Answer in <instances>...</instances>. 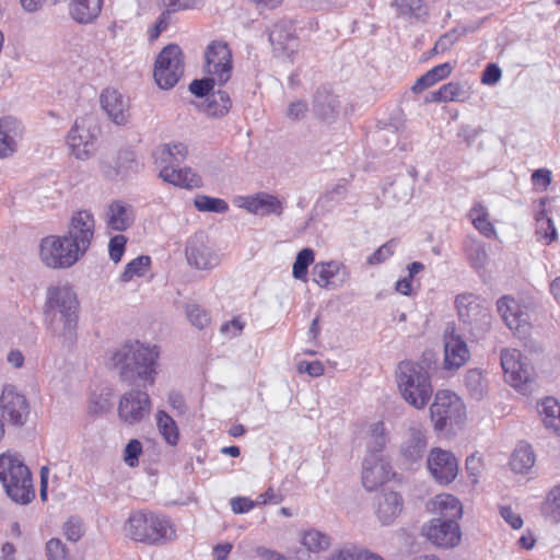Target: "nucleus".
Returning <instances> with one entry per match:
<instances>
[{
    "instance_id": "a211bd4d",
    "label": "nucleus",
    "mask_w": 560,
    "mask_h": 560,
    "mask_svg": "<svg viewBox=\"0 0 560 560\" xmlns=\"http://www.w3.org/2000/svg\"><path fill=\"white\" fill-rule=\"evenodd\" d=\"M427 465L432 477L441 485H448L457 477L458 462L450 451L432 448Z\"/></svg>"
},
{
    "instance_id": "39448f33",
    "label": "nucleus",
    "mask_w": 560,
    "mask_h": 560,
    "mask_svg": "<svg viewBox=\"0 0 560 560\" xmlns=\"http://www.w3.org/2000/svg\"><path fill=\"white\" fill-rule=\"evenodd\" d=\"M397 385L402 398L416 409H423L433 393L427 369L412 361L399 363Z\"/></svg>"
},
{
    "instance_id": "f03ea898",
    "label": "nucleus",
    "mask_w": 560,
    "mask_h": 560,
    "mask_svg": "<svg viewBox=\"0 0 560 560\" xmlns=\"http://www.w3.org/2000/svg\"><path fill=\"white\" fill-rule=\"evenodd\" d=\"M159 354L156 346L128 342L108 352L107 365L118 370L121 380L129 385H153Z\"/></svg>"
},
{
    "instance_id": "3c124183",
    "label": "nucleus",
    "mask_w": 560,
    "mask_h": 560,
    "mask_svg": "<svg viewBox=\"0 0 560 560\" xmlns=\"http://www.w3.org/2000/svg\"><path fill=\"white\" fill-rule=\"evenodd\" d=\"M186 315L191 325L198 329H203L210 323L209 314L197 304H188Z\"/></svg>"
},
{
    "instance_id": "423d86ee",
    "label": "nucleus",
    "mask_w": 560,
    "mask_h": 560,
    "mask_svg": "<svg viewBox=\"0 0 560 560\" xmlns=\"http://www.w3.org/2000/svg\"><path fill=\"white\" fill-rule=\"evenodd\" d=\"M501 366L505 381L523 395H529L534 386V370L516 349H502L500 352Z\"/></svg>"
},
{
    "instance_id": "9d476101",
    "label": "nucleus",
    "mask_w": 560,
    "mask_h": 560,
    "mask_svg": "<svg viewBox=\"0 0 560 560\" xmlns=\"http://www.w3.org/2000/svg\"><path fill=\"white\" fill-rule=\"evenodd\" d=\"M184 72L183 52L179 46L168 45L159 54L154 66L156 84L164 90L173 88Z\"/></svg>"
},
{
    "instance_id": "4468645a",
    "label": "nucleus",
    "mask_w": 560,
    "mask_h": 560,
    "mask_svg": "<svg viewBox=\"0 0 560 560\" xmlns=\"http://www.w3.org/2000/svg\"><path fill=\"white\" fill-rule=\"evenodd\" d=\"M94 232V215L88 210H80L72 215L65 235L83 257L92 244Z\"/></svg>"
},
{
    "instance_id": "c756f323",
    "label": "nucleus",
    "mask_w": 560,
    "mask_h": 560,
    "mask_svg": "<svg viewBox=\"0 0 560 560\" xmlns=\"http://www.w3.org/2000/svg\"><path fill=\"white\" fill-rule=\"evenodd\" d=\"M402 511V498L398 492H385L378 499L377 517L383 525L392 524Z\"/></svg>"
},
{
    "instance_id": "b1692460",
    "label": "nucleus",
    "mask_w": 560,
    "mask_h": 560,
    "mask_svg": "<svg viewBox=\"0 0 560 560\" xmlns=\"http://www.w3.org/2000/svg\"><path fill=\"white\" fill-rule=\"evenodd\" d=\"M22 135L23 127L18 119L11 116L0 118V159L9 158L16 152Z\"/></svg>"
},
{
    "instance_id": "0e129e2a",
    "label": "nucleus",
    "mask_w": 560,
    "mask_h": 560,
    "mask_svg": "<svg viewBox=\"0 0 560 560\" xmlns=\"http://www.w3.org/2000/svg\"><path fill=\"white\" fill-rule=\"evenodd\" d=\"M502 71L495 63H489L482 72L481 83L486 85H494L500 81Z\"/></svg>"
},
{
    "instance_id": "1a4fd4ad",
    "label": "nucleus",
    "mask_w": 560,
    "mask_h": 560,
    "mask_svg": "<svg viewBox=\"0 0 560 560\" xmlns=\"http://www.w3.org/2000/svg\"><path fill=\"white\" fill-rule=\"evenodd\" d=\"M455 306L460 320L470 326V330L480 337L490 329L491 314L472 293H462L456 296Z\"/></svg>"
},
{
    "instance_id": "6e6d98bb",
    "label": "nucleus",
    "mask_w": 560,
    "mask_h": 560,
    "mask_svg": "<svg viewBox=\"0 0 560 560\" xmlns=\"http://www.w3.org/2000/svg\"><path fill=\"white\" fill-rule=\"evenodd\" d=\"M214 84H218L217 80L206 74L201 80H194L189 85V91L198 97H203L209 94Z\"/></svg>"
},
{
    "instance_id": "de8ad7c7",
    "label": "nucleus",
    "mask_w": 560,
    "mask_h": 560,
    "mask_svg": "<svg viewBox=\"0 0 560 560\" xmlns=\"http://www.w3.org/2000/svg\"><path fill=\"white\" fill-rule=\"evenodd\" d=\"M314 257V250L311 248H303L299 252L292 269V275L295 279L306 280L307 269L313 264Z\"/></svg>"
},
{
    "instance_id": "5fc2aeb1",
    "label": "nucleus",
    "mask_w": 560,
    "mask_h": 560,
    "mask_svg": "<svg viewBox=\"0 0 560 560\" xmlns=\"http://www.w3.org/2000/svg\"><path fill=\"white\" fill-rule=\"evenodd\" d=\"M458 40V34L456 31H451L442 36L435 42L431 55H440L448 51L453 45Z\"/></svg>"
},
{
    "instance_id": "f8f14e48",
    "label": "nucleus",
    "mask_w": 560,
    "mask_h": 560,
    "mask_svg": "<svg viewBox=\"0 0 560 560\" xmlns=\"http://www.w3.org/2000/svg\"><path fill=\"white\" fill-rule=\"evenodd\" d=\"M185 255L188 265L197 270H211L220 264V255L203 232L187 240Z\"/></svg>"
},
{
    "instance_id": "bb28decb",
    "label": "nucleus",
    "mask_w": 560,
    "mask_h": 560,
    "mask_svg": "<svg viewBox=\"0 0 560 560\" xmlns=\"http://www.w3.org/2000/svg\"><path fill=\"white\" fill-rule=\"evenodd\" d=\"M397 16L409 24H424L429 19V7L423 0H394Z\"/></svg>"
},
{
    "instance_id": "20e7f679",
    "label": "nucleus",
    "mask_w": 560,
    "mask_h": 560,
    "mask_svg": "<svg viewBox=\"0 0 560 560\" xmlns=\"http://www.w3.org/2000/svg\"><path fill=\"white\" fill-rule=\"evenodd\" d=\"M0 481L7 494L16 503L26 504L35 497L31 471L19 455H0Z\"/></svg>"
},
{
    "instance_id": "f257e3e1",
    "label": "nucleus",
    "mask_w": 560,
    "mask_h": 560,
    "mask_svg": "<svg viewBox=\"0 0 560 560\" xmlns=\"http://www.w3.org/2000/svg\"><path fill=\"white\" fill-rule=\"evenodd\" d=\"M47 331L63 348H72L78 340L80 301L69 283L50 285L44 305Z\"/></svg>"
},
{
    "instance_id": "aec40b11",
    "label": "nucleus",
    "mask_w": 560,
    "mask_h": 560,
    "mask_svg": "<svg viewBox=\"0 0 560 560\" xmlns=\"http://www.w3.org/2000/svg\"><path fill=\"white\" fill-rule=\"evenodd\" d=\"M497 307L501 318L511 330L518 334L527 332L529 316L514 298L509 295L500 298Z\"/></svg>"
},
{
    "instance_id": "13d9d810",
    "label": "nucleus",
    "mask_w": 560,
    "mask_h": 560,
    "mask_svg": "<svg viewBox=\"0 0 560 560\" xmlns=\"http://www.w3.org/2000/svg\"><path fill=\"white\" fill-rule=\"evenodd\" d=\"M500 515L513 529H521L524 525L520 513L510 505L500 506Z\"/></svg>"
},
{
    "instance_id": "58836bf2",
    "label": "nucleus",
    "mask_w": 560,
    "mask_h": 560,
    "mask_svg": "<svg viewBox=\"0 0 560 560\" xmlns=\"http://www.w3.org/2000/svg\"><path fill=\"white\" fill-rule=\"evenodd\" d=\"M535 464V454L530 445L520 443L514 450L510 466L516 474H526Z\"/></svg>"
},
{
    "instance_id": "052dcab7",
    "label": "nucleus",
    "mask_w": 560,
    "mask_h": 560,
    "mask_svg": "<svg viewBox=\"0 0 560 560\" xmlns=\"http://www.w3.org/2000/svg\"><path fill=\"white\" fill-rule=\"evenodd\" d=\"M63 532L71 541H78L83 534V524L80 520L71 517L63 525Z\"/></svg>"
},
{
    "instance_id": "4be33fe9",
    "label": "nucleus",
    "mask_w": 560,
    "mask_h": 560,
    "mask_svg": "<svg viewBox=\"0 0 560 560\" xmlns=\"http://www.w3.org/2000/svg\"><path fill=\"white\" fill-rule=\"evenodd\" d=\"M240 208L249 213L259 215H280L283 211V203L273 195L258 192L252 196H240L235 200Z\"/></svg>"
},
{
    "instance_id": "f704fd0d",
    "label": "nucleus",
    "mask_w": 560,
    "mask_h": 560,
    "mask_svg": "<svg viewBox=\"0 0 560 560\" xmlns=\"http://www.w3.org/2000/svg\"><path fill=\"white\" fill-rule=\"evenodd\" d=\"M538 412L546 428L560 434V404L553 397H546L538 404Z\"/></svg>"
},
{
    "instance_id": "774afa93",
    "label": "nucleus",
    "mask_w": 560,
    "mask_h": 560,
    "mask_svg": "<svg viewBox=\"0 0 560 560\" xmlns=\"http://www.w3.org/2000/svg\"><path fill=\"white\" fill-rule=\"evenodd\" d=\"M255 502L248 498L240 497L231 500L232 511L236 514L247 513L253 510Z\"/></svg>"
},
{
    "instance_id": "2eb2a0df",
    "label": "nucleus",
    "mask_w": 560,
    "mask_h": 560,
    "mask_svg": "<svg viewBox=\"0 0 560 560\" xmlns=\"http://www.w3.org/2000/svg\"><path fill=\"white\" fill-rule=\"evenodd\" d=\"M422 535L439 548H454L459 545L462 532L457 521L432 518L422 526Z\"/></svg>"
},
{
    "instance_id": "603ef678",
    "label": "nucleus",
    "mask_w": 560,
    "mask_h": 560,
    "mask_svg": "<svg viewBox=\"0 0 560 560\" xmlns=\"http://www.w3.org/2000/svg\"><path fill=\"white\" fill-rule=\"evenodd\" d=\"M127 237L122 234H117L109 240L108 254L109 258L115 262H119L125 254Z\"/></svg>"
},
{
    "instance_id": "2f4dec72",
    "label": "nucleus",
    "mask_w": 560,
    "mask_h": 560,
    "mask_svg": "<svg viewBox=\"0 0 560 560\" xmlns=\"http://www.w3.org/2000/svg\"><path fill=\"white\" fill-rule=\"evenodd\" d=\"M103 0H71L69 12L80 24L92 23L101 13Z\"/></svg>"
},
{
    "instance_id": "c03bdc74",
    "label": "nucleus",
    "mask_w": 560,
    "mask_h": 560,
    "mask_svg": "<svg viewBox=\"0 0 560 560\" xmlns=\"http://www.w3.org/2000/svg\"><path fill=\"white\" fill-rule=\"evenodd\" d=\"M194 206L200 212L225 213L229 210L225 200L207 195H197L194 199Z\"/></svg>"
},
{
    "instance_id": "49530a36",
    "label": "nucleus",
    "mask_w": 560,
    "mask_h": 560,
    "mask_svg": "<svg viewBox=\"0 0 560 560\" xmlns=\"http://www.w3.org/2000/svg\"><path fill=\"white\" fill-rule=\"evenodd\" d=\"M466 252L470 266L481 275L488 261V255L485 246L477 241H472Z\"/></svg>"
},
{
    "instance_id": "4c0bfd02",
    "label": "nucleus",
    "mask_w": 560,
    "mask_h": 560,
    "mask_svg": "<svg viewBox=\"0 0 560 560\" xmlns=\"http://www.w3.org/2000/svg\"><path fill=\"white\" fill-rule=\"evenodd\" d=\"M468 217L474 228L483 236L491 238L497 235L495 229L489 220V212L482 203L475 202L468 212Z\"/></svg>"
},
{
    "instance_id": "4d7b16f0",
    "label": "nucleus",
    "mask_w": 560,
    "mask_h": 560,
    "mask_svg": "<svg viewBox=\"0 0 560 560\" xmlns=\"http://www.w3.org/2000/svg\"><path fill=\"white\" fill-rule=\"evenodd\" d=\"M396 244L394 241H389L383 244L378 249H376L369 258L368 262L370 265H377L387 260L390 256H393Z\"/></svg>"
},
{
    "instance_id": "8fccbe9b",
    "label": "nucleus",
    "mask_w": 560,
    "mask_h": 560,
    "mask_svg": "<svg viewBox=\"0 0 560 560\" xmlns=\"http://www.w3.org/2000/svg\"><path fill=\"white\" fill-rule=\"evenodd\" d=\"M156 153L164 162L174 161L178 163L186 158L188 150L184 143L177 142L162 145Z\"/></svg>"
},
{
    "instance_id": "dca6fc26",
    "label": "nucleus",
    "mask_w": 560,
    "mask_h": 560,
    "mask_svg": "<svg viewBox=\"0 0 560 560\" xmlns=\"http://www.w3.org/2000/svg\"><path fill=\"white\" fill-rule=\"evenodd\" d=\"M151 411V399L148 393L140 389H131L125 393L118 405V416L129 425L144 420Z\"/></svg>"
},
{
    "instance_id": "412c9836",
    "label": "nucleus",
    "mask_w": 560,
    "mask_h": 560,
    "mask_svg": "<svg viewBox=\"0 0 560 560\" xmlns=\"http://www.w3.org/2000/svg\"><path fill=\"white\" fill-rule=\"evenodd\" d=\"M428 447L425 431L422 425L411 424L400 444V455L408 463H416L423 458Z\"/></svg>"
},
{
    "instance_id": "a19ab883",
    "label": "nucleus",
    "mask_w": 560,
    "mask_h": 560,
    "mask_svg": "<svg viewBox=\"0 0 560 560\" xmlns=\"http://www.w3.org/2000/svg\"><path fill=\"white\" fill-rule=\"evenodd\" d=\"M464 384L474 399L480 400L487 393L485 376L478 369H471L466 372Z\"/></svg>"
},
{
    "instance_id": "69168bd1",
    "label": "nucleus",
    "mask_w": 560,
    "mask_h": 560,
    "mask_svg": "<svg viewBox=\"0 0 560 560\" xmlns=\"http://www.w3.org/2000/svg\"><path fill=\"white\" fill-rule=\"evenodd\" d=\"M537 223L539 224L538 232H540L544 229V225L547 226L544 233V237L547 240L548 243L556 241L557 230L550 218H546L545 213L542 212L541 215L537 218Z\"/></svg>"
},
{
    "instance_id": "338daca9",
    "label": "nucleus",
    "mask_w": 560,
    "mask_h": 560,
    "mask_svg": "<svg viewBox=\"0 0 560 560\" xmlns=\"http://www.w3.org/2000/svg\"><path fill=\"white\" fill-rule=\"evenodd\" d=\"M307 110H308V107H307L306 102L295 101L289 105L288 110H287V116H288V118H290L292 120H300L305 116Z\"/></svg>"
},
{
    "instance_id": "5701e85b",
    "label": "nucleus",
    "mask_w": 560,
    "mask_h": 560,
    "mask_svg": "<svg viewBox=\"0 0 560 560\" xmlns=\"http://www.w3.org/2000/svg\"><path fill=\"white\" fill-rule=\"evenodd\" d=\"M136 212L130 203L122 200H113L104 212V221L107 229L124 232L135 222Z\"/></svg>"
},
{
    "instance_id": "6ab92c4d",
    "label": "nucleus",
    "mask_w": 560,
    "mask_h": 560,
    "mask_svg": "<svg viewBox=\"0 0 560 560\" xmlns=\"http://www.w3.org/2000/svg\"><path fill=\"white\" fill-rule=\"evenodd\" d=\"M394 476L390 463L383 455H366L362 463V485L368 491L376 490Z\"/></svg>"
},
{
    "instance_id": "a18cd8bd",
    "label": "nucleus",
    "mask_w": 560,
    "mask_h": 560,
    "mask_svg": "<svg viewBox=\"0 0 560 560\" xmlns=\"http://www.w3.org/2000/svg\"><path fill=\"white\" fill-rule=\"evenodd\" d=\"M328 560H383L380 556L355 546L345 547L331 553Z\"/></svg>"
},
{
    "instance_id": "ea45409f",
    "label": "nucleus",
    "mask_w": 560,
    "mask_h": 560,
    "mask_svg": "<svg viewBox=\"0 0 560 560\" xmlns=\"http://www.w3.org/2000/svg\"><path fill=\"white\" fill-rule=\"evenodd\" d=\"M156 425L160 434L170 445H176L179 431L175 420L163 410L156 412Z\"/></svg>"
},
{
    "instance_id": "f3484780",
    "label": "nucleus",
    "mask_w": 560,
    "mask_h": 560,
    "mask_svg": "<svg viewBox=\"0 0 560 560\" xmlns=\"http://www.w3.org/2000/svg\"><path fill=\"white\" fill-rule=\"evenodd\" d=\"M0 409L3 418L13 425H23L30 415V405L26 397L15 386L5 385L0 396Z\"/></svg>"
},
{
    "instance_id": "ddd939ff",
    "label": "nucleus",
    "mask_w": 560,
    "mask_h": 560,
    "mask_svg": "<svg viewBox=\"0 0 560 560\" xmlns=\"http://www.w3.org/2000/svg\"><path fill=\"white\" fill-rule=\"evenodd\" d=\"M205 58V73L215 79L219 85L225 84L233 70L229 46L222 42H212L206 49Z\"/></svg>"
},
{
    "instance_id": "e433bc0d",
    "label": "nucleus",
    "mask_w": 560,
    "mask_h": 560,
    "mask_svg": "<svg viewBox=\"0 0 560 560\" xmlns=\"http://www.w3.org/2000/svg\"><path fill=\"white\" fill-rule=\"evenodd\" d=\"M388 442V433L383 421H376L369 425L366 455H382V451Z\"/></svg>"
},
{
    "instance_id": "c85d7f7f",
    "label": "nucleus",
    "mask_w": 560,
    "mask_h": 560,
    "mask_svg": "<svg viewBox=\"0 0 560 560\" xmlns=\"http://www.w3.org/2000/svg\"><path fill=\"white\" fill-rule=\"evenodd\" d=\"M469 359V350L466 342L457 336H450L444 345L445 369H459Z\"/></svg>"
},
{
    "instance_id": "9b49d317",
    "label": "nucleus",
    "mask_w": 560,
    "mask_h": 560,
    "mask_svg": "<svg viewBox=\"0 0 560 560\" xmlns=\"http://www.w3.org/2000/svg\"><path fill=\"white\" fill-rule=\"evenodd\" d=\"M97 128L91 117L75 120L67 136V144L72 155L78 160L90 159L95 151Z\"/></svg>"
},
{
    "instance_id": "79ce46f5",
    "label": "nucleus",
    "mask_w": 560,
    "mask_h": 560,
    "mask_svg": "<svg viewBox=\"0 0 560 560\" xmlns=\"http://www.w3.org/2000/svg\"><path fill=\"white\" fill-rule=\"evenodd\" d=\"M231 105L229 94L225 91H218L207 98L206 112L210 116L221 117L229 112Z\"/></svg>"
},
{
    "instance_id": "7ed1b4c3",
    "label": "nucleus",
    "mask_w": 560,
    "mask_h": 560,
    "mask_svg": "<svg viewBox=\"0 0 560 560\" xmlns=\"http://www.w3.org/2000/svg\"><path fill=\"white\" fill-rule=\"evenodd\" d=\"M125 532L132 540L148 545H163L176 538V529L171 518L150 511L131 513Z\"/></svg>"
},
{
    "instance_id": "a878e982",
    "label": "nucleus",
    "mask_w": 560,
    "mask_h": 560,
    "mask_svg": "<svg viewBox=\"0 0 560 560\" xmlns=\"http://www.w3.org/2000/svg\"><path fill=\"white\" fill-rule=\"evenodd\" d=\"M313 281L322 288H328L334 284V280L338 279L342 284L349 277L347 268L336 261L317 262L312 270Z\"/></svg>"
},
{
    "instance_id": "09e8293b",
    "label": "nucleus",
    "mask_w": 560,
    "mask_h": 560,
    "mask_svg": "<svg viewBox=\"0 0 560 560\" xmlns=\"http://www.w3.org/2000/svg\"><path fill=\"white\" fill-rule=\"evenodd\" d=\"M302 544L313 552L325 550L330 545V538L326 534L312 529L303 535Z\"/></svg>"
},
{
    "instance_id": "bf43d9fd",
    "label": "nucleus",
    "mask_w": 560,
    "mask_h": 560,
    "mask_svg": "<svg viewBox=\"0 0 560 560\" xmlns=\"http://www.w3.org/2000/svg\"><path fill=\"white\" fill-rule=\"evenodd\" d=\"M48 560H67V551L60 539L52 538L46 545Z\"/></svg>"
},
{
    "instance_id": "473e14b6",
    "label": "nucleus",
    "mask_w": 560,
    "mask_h": 560,
    "mask_svg": "<svg viewBox=\"0 0 560 560\" xmlns=\"http://www.w3.org/2000/svg\"><path fill=\"white\" fill-rule=\"evenodd\" d=\"M314 113L323 120H332L339 114L340 102L338 96L326 89L317 90L314 96Z\"/></svg>"
},
{
    "instance_id": "864d4df0",
    "label": "nucleus",
    "mask_w": 560,
    "mask_h": 560,
    "mask_svg": "<svg viewBox=\"0 0 560 560\" xmlns=\"http://www.w3.org/2000/svg\"><path fill=\"white\" fill-rule=\"evenodd\" d=\"M142 454V444L139 440L132 439L124 450V462L129 467H136L139 464V457Z\"/></svg>"
},
{
    "instance_id": "7c9ffc66",
    "label": "nucleus",
    "mask_w": 560,
    "mask_h": 560,
    "mask_svg": "<svg viewBox=\"0 0 560 560\" xmlns=\"http://www.w3.org/2000/svg\"><path fill=\"white\" fill-rule=\"evenodd\" d=\"M160 177L170 184L178 187L192 189L201 186V178L194 173L190 168H175L172 166H164L160 171Z\"/></svg>"
},
{
    "instance_id": "c9c22d12",
    "label": "nucleus",
    "mask_w": 560,
    "mask_h": 560,
    "mask_svg": "<svg viewBox=\"0 0 560 560\" xmlns=\"http://www.w3.org/2000/svg\"><path fill=\"white\" fill-rule=\"evenodd\" d=\"M453 67L450 62L438 65L421 75L412 85L413 93H421L425 89L434 85L436 82L447 78L452 73Z\"/></svg>"
},
{
    "instance_id": "393cba45",
    "label": "nucleus",
    "mask_w": 560,
    "mask_h": 560,
    "mask_svg": "<svg viewBox=\"0 0 560 560\" xmlns=\"http://www.w3.org/2000/svg\"><path fill=\"white\" fill-rule=\"evenodd\" d=\"M101 105L108 117L117 125H124L129 118V102L114 89H106L101 94Z\"/></svg>"
},
{
    "instance_id": "37998d69",
    "label": "nucleus",
    "mask_w": 560,
    "mask_h": 560,
    "mask_svg": "<svg viewBox=\"0 0 560 560\" xmlns=\"http://www.w3.org/2000/svg\"><path fill=\"white\" fill-rule=\"evenodd\" d=\"M150 265L151 258L145 255L132 259L126 265L124 272L120 275V280L122 282H129L135 277L144 276L149 270Z\"/></svg>"
},
{
    "instance_id": "72a5a7b5",
    "label": "nucleus",
    "mask_w": 560,
    "mask_h": 560,
    "mask_svg": "<svg viewBox=\"0 0 560 560\" xmlns=\"http://www.w3.org/2000/svg\"><path fill=\"white\" fill-rule=\"evenodd\" d=\"M468 97L467 90L458 82L443 84L427 98L428 102H464Z\"/></svg>"
},
{
    "instance_id": "680f3d73",
    "label": "nucleus",
    "mask_w": 560,
    "mask_h": 560,
    "mask_svg": "<svg viewBox=\"0 0 560 560\" xmlns=\"http://www.w3.org/2000/svg\"><path fill=\"white\" fill-rule=\"evenodd\" d=\"M167 13L180 10L194 9L201 4L202 0H162Z\"/></svg>"
},
{
    "instance_id": "e2e57ef3",
    "label": "nucleus",
    "mask_w": 560,
    "mask_h": 560,
    "mask_svg": "<svg viewBox=\"0 0 560 560\" xmlns=\"http://www.w3.org/2000/svg\"><path fill=\"white\" fill-rule=\"evenodd\" d=\"M547 504L553 518L560 522V485L549 491Z\"/></svg>"
},
{
    "instance_id": "6e6552de",
    "label": "nucleus",
    "mask_w": 560,
    "mask_h": 560,
    "mask_svg": "<svg viewBox=\"0 0 560 560\" xmlns=\"http://www.w3.org/2000/svg\"><path fill=\"white\" fill-rule=\"evenodd\" d=\"M431 420L436 431L460 424L465 418V405L459 396L451 390H439L430 407Z\"/></svg>"
},
{
    "instance_id": "cd10ccee",
    "label": "nucleus",
    "mask_w": 560,
    "mask_h": 560,
    "mask_svg": "<svg viewBox=\"0 0 560 560\" xmlns=\"http://www.w3.org/2000/svg\"><path fill=\"white\" fill-rule=\"evenodd\" d=\"M430 510L438 515L436 518L458 521L463 515L460 501L452 494L441 493L430 501Z\"/></svg>"
},
{
    "instance_id": "0eeeda50",
    "label": "nucleus",
    "mask_w": 560,
    "mask_h": 560,
    "mask_svg": "<svg viewBox=\"0 0 560 560\" xmlns=\"http://www.w3.org/2000/svg\"><path fill=\"white\" fill-rule=\"evenodd\" d=\"M81 257L66 235H48L39 243L40 261L48 268L67 269L77 264Z\"/></svg>"
}]
</instances>
